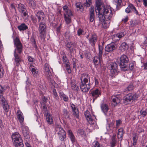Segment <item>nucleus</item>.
<instances>
[{
	"label": "nucleus",
	"mask_w": 147,
	"mask_h": 147,
	"mask_svg": "<svg viewBox=\"0 0 147 147\" xmlns=\"http://www.w3.org/2000/svg\"><path fill=\"white\" fill-rule=\"evenodd\" d=\"M31 19L32 21V22L34 24H35L37 20L36 18L33 16H31Z\"/></svg>",
	"instance_id": "obj_58"
},
{
	"label": "nucleus",
	"mask_w": 147,
	"mask_h": 147,
	"mask_svg": "<svg viewBox=\"0 0 147 147\" xmlns=\"http://www.w3.org/2000/svg\"><path fill=\"white\" fill-rule=\"evenodd\" d=\"M140 113L143 117L146 116L147 114L146 112L145 111H143L142 110L140 111Z\"/></svg>",
	"instance_id": "obj_59"
},
{
	"label": "nucleus",
	"mask_w": 147,
	"mask_h": 147,
	"mask_svg": "<svg viewBox=\"0 0 147 147\" xmlns=\"http://www.w3.org/2000/svg\"><path fill=\"white\" fill-rule=\"evenodd\" d=\"M97 36L96 34H93L91 35V37L89 39V43L92 46L95 45V43L97 42Z\"/></svg>",
	"instance_id": "obj_18"
},
{
	"label": "nucleus",
	"mask_w": 147,
	"mask_h": 147,
	"mask_svg": "<svg viewBox=\"0 0 147 147\" xmlns=\"http://www.w3.org/2000/svg\"><path fill=\"white\" fill-rule=\"evenodd\" d=\"M73 15L71 11L69 9L64 13V19L67 24H68L71 22V17Z\"/></svg>",
	"instance_id": "obj_13"
},
{
	"label": "nucleus",
	"mask_w": 147,
	"mask_h": 147,
	"mask_svg": "<svg viewBox=\"0 0 147 147\" xmlns=\"http://www.w3.org/2000/svg\"><path fill=\"white\" fill-rule=\"evenodd\" d=\"M90 77L88 74L84 73L81 74L80 87L81 91L85 92H88L90 88Z\"/></svg>",
	"instance_id": "obj_3"
},
{
	"label": "nucleus",
	"mask_w": 147,
	"mask_h": 147,
	"mask_svg": "<svg viewBox=\"0 0 147 147\" xmlns=\"http://www.w3.org/2000/svg\"><path fill=\"white\" fill-rule=\"evenodd\" d=\"M117 34L118 37L119 38V40H120V39L122 37H123L125 35V34L124 32L119 33Z\"/></svg>",
	"instance_id": "obj_53"
},
{
	"label": "nucleus",
	"mask_w": 147,
	"mask_h": 147,
	"mask_svg": "<svg viewBox=\"0 0 147 147\" xmlns=\"http://www.w3.org/2000/svg\"><path fill=\"white\" fill-rule=\"evenodd\" d=\"M111 100L113 103H114V106H116L117 105L120 103L121 100L119 96H112L111 97Z\"/></svg>",
	"instance_id": "obj_23"
},
{
	"label": "nucleus",
	"mask_w": 147,
	"mask_h": 147,
	"mask_svg": "<svg viewBox=\"0 0 147 147\" xmlns=\"http://www.w3.org/2000/svg\"><path fill=\"white\" fill-rule=\"evenodd\" d=\"M11 138L14 144L23 141L20 134L17 132H15L12 134Z\"/></svg>",
	"instance_id": "obj_8"
},
{
	"label": "nucleus",
	"mask_w": 147,
	"mask_h": 147,
	"mask_svg": "<svg viewBox=\"0 0 147 147\" xmlns=\"http://www.w3.org/2000/svg\"><path fill=\"white\" fill-rule=\"evenodd\" d=\"M32 74L34 77H37L38 76V72L37 69L35 67L32 68L31 70Z\"/></svg>",
	"instance_id": "obj_40"
},
{
	"label": "nucleus",
	"mask_w": 147,
	"mask_h": 147,
	"mask_svg": "<svg viewBox=\"0 0 147 147\" xmlns=\"http://www.w3.org/2000/svg\"><path fill=\"white\" fill-rule=\"evenodd\" d=\"M99 18L100 21V24L102 28L106 29L109 27L111 21L105 20L103 18Z\"/></svg>",
	"instance_id": "obj_12"
},
{
	"label": "nucleus",
	"mask_w": 147,
	"mask_h": 147,
	"mask_svg": "<svg viewBox=\"0 0 147 147\" xmlns=\"http://www.w3.org/2000/svg\"><path fill=\"white\" fill-rule=\"evenodd\" d=\"M65 67L66 68V70L67 71L68 73L70 74L71 72V70L70 68L69 64H66L65 65Z\"/></svg>",
	"instance_id": "obj_52"
},
{
	"label": "nucleus",
	"mask_w": 147,
	"mask_h": 147,
	"mask_svg": "<svg viewBox=\"0 0 147 147\" xmlns=\"http://www.w3.org/2000/svg\"><path fill=\"white\" fill-rule=\"evenodd\" d=\"M44 13L42 11H38L37 13L36 16L38 18V22H40L44 20Z\"/></svg>",
	"instance_id": "obj_27"
},
{
	"label": "nucleus",
	"mask_w": 147,
	"mask_h": 147,
	"mask_svg": "<svg viewBox=\"0 0 147 147\" xmlns=\"http://www.w3.org/2000/svg\"><path fill=\"white\" fill-rule=\"evenodd\" d=\"M92 0H86V2L84 4L85 7H89L92 4Z\"/></svg>",
	"instance_id": "obj_47"
},
{
	"label": "nucleus",
	"mask_w": 147,
	"mask_h": 147,
	"mask_svg": "<svg viewBox=\"0 0 147 147\" xmlns=\"http://www.w3.org/2000/svg\"><path fill=\"white\" fill-rule=\"evenodd\" d=\"M116 47L115 42H112L108 44L105 47V51L108 53H111L115 50Z\"/></svg>",
	"instance_id": "obj_16"
},
{
	"label": "nucleus",
	"mask_w": 147,
	"mask_h": 147,
	"mask_svg": "<svg viewBox=\"0 0 147 147\" xmlns=\"http://www.w3.org/2000/svg\"><path fill=\"white\" fill-rule=\"evenodd\" d=\"M5 102H7V101L3 96V94L0 95V103L2 104Z\"/></svg>",
	"instance_id": "obj_49"
},
{
	"label": "nucleus",
	"mask_w": 147,
	"mask_h": 147,
	"mask_svg": "<svg viewBox=\"0 0 147 147\" xmlns=\"http://www.w3.org/2000/svg\"><path fill=\"white\" fill-rule=\"evenodd\" d=\"M18 8L20 12L23 13L25 11H27L25 6L21 3L18 4Z\"/></svg>",
	"instance_id": "obj_32"
},
{
	"label": "nucleus",
	"mask_w": 147,
	"mask_h": 147,
	"mask_svg": "<svg viewBox=\"0 0 147 147\" xmlns=\"http://www.w3.org/2000/svg\"><path fill=\"white\" fill-rule=\"evenodd\" d=\"M65 131L61 126L58 124H56L55 127V133L56 134H59Z\"/></svg>",
	"instance_id": "obj_22"
},
{
	"label": "nucleus",
	"mask_w": 147,
	"mask_h": 147,
	"mask_svg": "<svg viewBox=\"0 0 147 147\" xmlns=\"http://www.w3.org/2000/svg\"><path fill=\"white\" fill-rule=\"evenodd\" d=\"M133 89L134 87L132 85H129L128 86L127 89H126V90L128 91H131Z\"/></svg>",
	"instance_id": "obj_57"
},
{
	"label": "nucleus",
	"mask_w": 147,
	"mask_h": 147,
	"mask_svg": "<svg viewBox=\"0 0 147 147\" xmlns=\"http://www.w3.org/2000/svg\"><path fill=\"white\" fill-rule=\"evenodd\" d=\"M63 10L65 11V12H67L69 10L68 7L66 5L63 6Z\"/></svg>",
	"instance_id": "obj_60"
},
{
	"label": "nucleus",
	"mask_w": 147,
	"mask_h": 147,
	"mask_svg": "<svg viewBox=\"0 0 147 147\" xmlns=\"http://www.w3.org/2000/svg\"><path fill=\"white\" fill-rule=\"evenodd\" d=\"M116 126L115 128L117 129L119 127L120 124L121 123V121L120 120H117L116 121Z\"/></svg>",
	"instance_id": "obj_54"
},
{
	"label": "nucleus",
	"mask_w": 147,
	"mask_h": 147,
	"mask_svg": "<svg viewBox=\"0 0 147 147\" xmlns=\"http://www.w3.org/2000/svg\"><path fill=\"white\" fill-rule=\"evenodd\" d=\"M4 127V125L3 124V122L2 120L0 119V132H2Z\"/></svg>",
	"instance_id": "obj_55"
},
{
	"label": "nucleus",
	"mask_w": 147,
	"mask_h": 147,
	"mask_svg": "<svg viewBox=\"0 0 147 147\" xmlns=\"http://www.w3.org/2000/svg\"><path fill=\"white\" fill-rule=\"evenodd\" d=\"M2 105L3 109L5 112H7L9 111V105L7 102H5L4 103L2 104Z\"/></svg>",
	"instance_id": "obj_42"
},
{
	"label": "nucleus",
	"mask_w": 147,
	"mask_h": 147,
	"mask_svg": "<svg viewBox=\"0 0 147 147\" xmlns=\"http://www.w3.org/2000/svg\"><path fill=\"white\" fill-rule=\"evenodd\" d=\"M101 107L102 111L103 112L105 115L107 116H109L110 115L111 113L109 114L107 113L109 110L108 105L106 104H102L101 105Z\"/></svg>",
	"instance_id": "obj_21"
},
{
	"label": "nucleus",
	"mask_w": 147,
	"mask_h": 147,
	"mask_svg": "<svg viewBox=\"0 0 147 147\" xmlns=\"http://www.w3.org/2000/svg\"><path fill=\"white\" fill-rule=\"evenodd\" d=\"M68 134L72 142H74L75 141V137L71 131L70 130H69L68 131Z\"/></svg>",
	"instance_id": "obj_38"
},
{
	"label": "nucleus",
	"mask_w": 147,
	"mask_h": 147,
	"mask_svg": "<svg viewBox=\"0 0 147 147\" xmlns=\"http://www.w3.org/2000/svg\"><path fill=\"white\" fill-rule=\"evenodd\" d=\"M53 93L54 95V98L56 100H57L59 99V97L57 93L56 90L55 89L53 90Z\"/></svg>",
	"instance_id": "obj_43"
},
{
	"label": "nucleus",
	"mask_w": 147,
	"mask_h": 147,
	"mask_svg": "<svg viewBox=\"0 0 147 147\" xmlns=\"http://www.w3.org/2000/svg\"><path fill=\"white\" fill-rule=\"evenodd\" d=\"M59 139L61 141L65 140L66 137V133L65 131L58 135Z\"/></svg>",
	"instance_id": "obj_33"
},
{
	"label": "nucleus",
	"mask_w": 147,
	"mask_h": 147,
	"mask_svg": "<svg viewBox=\"0 0 147 147\" xmlns=\"http://www.w3.org/2000/svg\"><path fill=\"white\" fill-rule=\"evenodd\" d=\"M71 107L72 109L73 114L76 117L78 118L79 115V111L75 105L73 104L71 105Z\"/></svg>",
	"instance_id": "obj_20"
},
{
	"label": "nucleus",
	"mask_w": 147,
	"mask_h": 147,
	"mask_svg": "<svg viewBox=\"0 0 147 147\" xmlns=\"http://www.w3.org/2000/svg\"><path fill=\"white\" fill-rule=\"evenodd\" d=\"M75 5L76 8L79 9H78V11L80 10L81 11H83V7L81 2H77L76 3Z\"/></svg>",
	"instance_id": "obj_37"
},
{
	"label": "nucleus",
	"mask_w": 147,
	"mask_h": 147,
	"mask_svg": "<svg viewBox=\"0 0 147 147\" xmlns=\"http://www.w3.org/2000/svg\"><path fill=\"white\" fill-rule=\"evenodd\" d=\"M133 144L134 145H135L136 144L137 142V140L136 139V136H134L133 138Z\"/></svg>",
	"instance_id": "obj_62"
},
{
	"label": "nucleus",
	"mask_w": 147,
	"mask_h": 147,
	"mask_svg": "<svg viewBox=\"0 0 147 147\" xmlns=\"http://www.w3.org/2000/svg\"><path fill=\"white\" fill-rule=\"evenodd\" d=\"M134 65L133 63H131L129 64V65H126L125 67L122 70L124 71H127L129 70H132L133 69Z\"/></svg>",
	"instance_id": "obj_36"
},
{
	"label": "nucleus",
	"mask_w": 147,
	"mask_h": 147,
	"mask_svg": "<svg viewBox=\"0 0 147 147\" xmlns=\"http://www.w3.org/2000/svg\"><path fill=\"white\" fill-rule=\"evenodd\" d=\"M90 22H92L94 20V9L93 7H91L90 8Z\"/></svg>",
	"instance_id": "obj_26"
},
{
	"label": "nucleus",
	"mask_w": 147,
	"mask_h": 147,
	"mask_svg": "<svg viewBox=\"0 0 147 147\" xmlns=\"http://www.w3.org/2000/svg\"><path fill=\"white\" fill-rule=\"evenodd\" d=\"M11 8V10H12L13 11H16V9L15 7V6L13 4H11V5L10 6Z\"/></svg>",
	"instance_id": "obj_64"
},
{
	"label": "nucleus",
	"mask_w": 147,
	"mask_h": 147,
	"mask_svg": "<svg viewBox=\"0 0 147 147\" xmlns=\"http://www.w3.org/2000/svg\"><path fill=\"white\" fill-rule=\"evenodd\" d=\"M125 11L127 13L133 12L137 15H139L138 12L136 8L131 4H129L128 7L125 9Z\"/></svg>",
	"instance_id": "obj_14"
},
{
	"label": "nucleus",
	"mask_w": 147,
	"mask_h": 147,
	"mask_svg": "<svg viewBox=\"0 0 147 147\" xmlns=\"http://www.w3.org/2000/svg\"><path fill=\"white\" fill-rule=\"evenodd\" d=\"M46 119L49 124H51L53 123V120L52 115L48 114L46 115Z\"/></svg>",
	"instance_id": "obj_28"
},
{
	"label": "nucleus",
	"mask_w": 147,
	"mask_h": 147,
	"mask_svg": "<svg viewBox=\"0 0 147 147\" xmlns=\"http://www.w3.org/2000/svg\"><path fill=\"white\" fill-rule=\"evenodd\" d=\"M106 128L108 131L110 133H113L115 127L114 122H112L111 123L107 124Z\"/></svg>",
	"instance_id": "obj_24"
},
{
	"label": "nucleus",
	"mask_w": 147,
	"mask_h": 147,
	"mask_svg": "<svg viewBox=\"0 0 147 147\" xmlns=\"http://www.w3.org/2000/svg\"><path fill=\"white\" fill-rule=\"evenodd\" d=\"M38 30L40 36L42 38H45L46 35V24L41 22L39 24Z\"/></svg>",
	"instance_id": "obj_6"
},
{
	"label": "nucleus",
	"mask_w": 147,
	"mask_h": 147,
	"mask_svg": "<svg viewBox=\"0 0 147 147\" xmlns=\"http://www.w3.org/2000/svg\"><path fill=\"white\" fill-rule=\"evenodd\" d=\"M99 49V53H98V56L100 57L101 58L102 57V50L103 48L101 46L99 45L98 46Z\"/></svg>",
	"instance_id": "obj_46"
},
{
	"label": "nucleus",
	"mask_w": 147,
	"mask_h": 147,
	"mask_svg": "<svg viewBox=\"0 0 147 147\" xmlns=\"http://www.w3.org/2000/svg\"><path fill=\"white\" fill-rule=\"evenodd\" d=\"M14 45L16 47L14 52L15 63L16 66H19L22 60L20 57L19 54L22 52L23 46L18 38L17 37L14 39Z\"/></svg>",
	"instance_id": "obj_2"
},
{
	"label": "nucleus",
	"mask_w": 147,
	"mask_h": 147,
	"mask_svg": "<svg viewBox=\"0 0 147 147\" xmlns=\"http://www.w3.org/2000/svg\"><path fill=\"white\" fill-rule=\"evenodd\" d=\"M84 115L86 120L90 124L92 125L94 123L95 121L94 119L96 118V117L94 115L91 116L90 112L88 111L87 110L85 112Z\"/></svg>",
	"instance_id": "obj_11"
},
{
	"label": "nucleus",
	"mask_w": 147,
	"mask_h": 147,
	"mask_svg": "<svg viewBox=\"0 0 147 147\" xmlns=\"http://www.w3.org/2000/svg\"><path fill=\"white\" fill-rule=\"evenodd\" d=\"M138 97V95L136 94H128L123 97V102L126 105L128 104L133 100L136 99Z\"/></svg>",
	"instance_id": "obj_5"
},
{
	"label": "nucleus",
	"mask_w": 147,
	"mask_h": 147,
	"mask_svg": "<svg viewBox=\"0 0 147 147\" xmlns=\"http://www.w3.org/2000/svg\"><path fill=\"white\" fill-rule=\"evenodd\" d=\"M120 59L119 65L120 68L122 69L126 66L129 60L127 56L124 55L121 57Z\"/></svg>",
	"instance_id": "obj_10"
},
{
	"label": "nucleus",
	"mask_w": 147,
	"mask_h": 147,
	"mask_svg": "<svg viewBox=\"0 0 147 147\" xmlns=\"http://www.w3.org/2000/svg\"><path fill=\"white\" fill-rule=\"evenodd\" d=\"M102 60V57H94L93 59L94 63L95 65H98L100 63Z\"/></svg>",
	"instance_id": "obj_31"
},
{
	"label": "nucleus",
	"mask_w": 147,
	"mask_h": 147,
	"mask_svg": "<svg viewBox=\"0 0 147 147\" xmlns=\"http://www.w3.org/2000/svg\"><path fill=\"white\" fill-rule=\"evenodd\" d=\"M63 61L64 64L66 65V64H69V61L65 56V55H64L62 57Z\"/></svg>",
	"instance_id": "obj_44"
},
{
	"label": "nucleus",
	"mask_w": 147,
	"mask_h": 147,
	"mask_svg": "<svg viewBox=\"0 0 147 147\" xmlns=\"http://www.w3.org/2000/svg\"><path fill=\"white\" fill-rule=\"evenodd\" d=\"M129 47L128 45L125 42L121 43L119 46V49L121 52H123L127 50Z\"/></svg>",
	"instance_id": "obj_25"
},
{
	"label": "nucleus",
	"mask_w": 147,
	"mask_h": 147,
	"mask_svg": "<svg viewBox=\"0 0 147 147\" xmlns=\"http://www.w3.org/2000/svg\"><path fill=\"white\" fill-rule=\"evenodd\" d=\"M138 22L136 20H132L130 21V25L132 27H134L138 25Z\"/></svg>",
	"instance_id": "obj_45"
},
{
	"label": "nucleus",
	"mask_w": 147,
	"mask_h": 147,
	"mask_svg": "<svg viewBox=\"0 0 147 147\" xmlns=\"http://www.w3.org/2000/svg\"><path fill=\"white\" fill-rule=\"evenodd\" d=\"M76 44L72 42H69L66 44V49L69 51L71 55L76 48Z\"/></svg>",
	"instance_id": "obj_17"
},
{
	"label": "nucleus",
	"mask_w": 147,
	"mask_h": 147,
	"mask_svg": "<svg viewBox=\"0 0 147 147\" xmlns=\"http://www.w3.org/2000/svg\"><path fill=\"white\" fill-rule=\"evenodd\" d=\"M49 67L50 66L48 63H46L44 65V69L45 70L44 74L45 76L49 80H51L52 77Z\"/></svg>",
	"instance_id": "obj_7"
},
{
	"label": "nucleus",
	"mask_w": 147,
	"mask_h": 147,
	"mask_svg": "<svg viewBox=\"0 0 147 147\" xmlns=\"http://www.w3.org/2000/svg\"><path fill=\"white\" fill-rule=\"evenodd\" d=\"M18 29L20 31L25 30L28 28V26L24 23H22L18 26Z\"/></svg>",
	"instance_id": "obj_34"
},
{
	"label": "nucleus",
	"mask_w": 147,
	"mask_h": 147,
	"mask_svg": "<svg viewBox=\"0 0 147 147\" xmlns=\"http://www.w3.org/2000/svg\"><path fill=\"white\" fill-rule=\"evenodd\" d=\"M108 68L111 70V73L114 75L117 72V64L115 62H110L109 64Z\"/></svg>",
	"instance_id": "obj_15"
},
{
	"label": "nucleus",
	"mask_w": 147,
	"mask_h": 147,
	"mask_svg": "<svg viewBox=\"0 0 147 147\" xmlns=\"http://www.w3.org/2000/svg\"><path fill=\"white\" fill-rule=\"evenodd\" d=\"M71 86L72 89L75 91H78L79 89L76 83L75 82H72Z\"/></svg>",
	"instance_id": "obj_35"
},
{
	"label": "nucleus",
	"mask_w": 147,
	"mask_h": 147,
	"mask_svg": "<svg viewBox=\"0 0 147 147\" xmlns=\"http://www.w3.org/2000/svg\"><path fill=\"white\" fill-rule=\"evenodd\" d=\"M83 32V30L81 29L80 28L79 29H78V31H77V33L78 34V36H80L81 35Z\"/></svg>",
	"instance_id": "obj_61"
},
{
	"label": "nucleus",
	"mask_w": 147,
	"mask_h": 147,
	"mask_svg": "<svg viewBox=\"0 0 147 147\" xmlns=\"http://www.w3.org/2000/svg\"><path fill=\"white\" fill-rule=\"evenodd\" d=\"M123 136V132L122 129H118V132L117 134V137L118 139L122 140V138Z\"/></svg>",
	"instance_id": "obj_41"
},
{
	"label": "nucleus",
	"mask_w": 147,
	"mask_h": 147,
	"mask_svg": "<svg viewBox=\"0 0 147 147\" xmlns=\"http://www.w3.org/2000/svg\"><path fill=\"white\" fill-rule=\"evenodd\" d=\"M94 147H100V144L97 141H94L92 143Z\"/></svg>",
	"instance_id": "obj_51"
},
{
	"label": "nucleus",
	"mask_w": 147,
	"mask_h": 147,
	"mask_svg": "<svg viewBox=\"0 0 147 147\" xmlns=\"http://www.w3.org/2000/svg\"><path fill=\"white\" fill-rule=\"evenodd\" d=\"M59 94L60 97L63 98L64 101L65 102H67L69 100L68 97L63 92H60Z\"/></svg>",
	"instance_id": "obj_30"
},
{
	"label": "nucleus",
	"mask_w": 147,
	"mask_h": 147,
	"mask_svg": "<svg viewBox=\"0 0 147 147\" xmlns=\"http://www.w3.org/2000/svg\"><path fill=\"white\" fill-rule=\"evenodd\" d=\"M77 132V134L78 136H80L82 138L85 137L86 136L85 132L83 129H78Z\"/></svg>",
	"instance_id": "obj_29"
},
{
	"label": "nucleus",
	"mask_w": 147,
	"mask_h": 147,
	"mask_svg": "<svg viewBox=\"0 0 147 147\" xmlns=\"http://www.w3.org/2000/svg\"><path fill=\"white\" fill-rule=\"evenodd\" d=\"M95 11L98 18H103L111 22L113 13L110 6L103 5L99 1H96Z\"/></svg>",
	"instance_id": "obj_1"
},
{
	"label": "nucleus",
	"mask_w": 147,
	"mask_h": 147,
	"mask_svg": "<svg viewBox=\"0 0 147 147\" xmlns=\"http://www.w3.org/2000/svg\"><path fill=\"white\" fill-rule=\"evenodd\" d=\"M14 144L15 145V147H24L23 141Z\"/></svg>",
	"instance_id": "obj_50"
},
{
	"label": "nucleus",
	"mask_w": 147,
	"mask_h": 147,
	"mask_svg": "<svg viewBox=\"0 0 147 147\" xmlns=\"http://www.w3.org/2000/svg\"><path fill=\"white\" fill-rule=\"evenodd\" d=\"M17 117L21 124V128L25 138L28 140L30 138L28 128L23 123L24 118L23 114L20 110H18L17 113Z\"/></svg>",
	"instance_id": "obj_4"
},
{
	"label": "nucleus",
	"mask_w": 147,
	"mask_h": 147,
	"mask_svg": "<svg viewBox=\"0 0 147 147\" xmlns=\"http://www.w3.org/2000/svg\"><path fill=\"white\" fill-rule=\"evenodd\" d=\"M3 87L0 85V95L3 94Z\"/></svg>",
	"instance_id": "obj_63"
},
{
	"label": "nucleus",
	"mask_w": 147,
	"mask_h": 147,
	"mask_svg": "<svg viewBox=\"0 0 147 147\" xmlns=\"http://www.w3.org/2000/svg\"><path fill=\"white\" fill-rule=\"evenodd\" d=\"M116 139V137L114 136L112 137L111 138V141L110 142V144L111 147H113L115 146Z\"/></svg>",
	"instance_id": "obj_39"
},
{
	"label": "nucleus",
	"mask_w": 147,
	"mask_h": 147,
	"mask_svg": "<svg viewBox=\"0 0 147 147\" xmlns=\"http://www.w3.org/2000/svg\"><path fill=\"white\" fill-rule=\"evenodd\" d=\"M111 37L112 40L115 42H116L119 40L117 34L113 35Z\"/></svg>",
	"instance_id": "obj_48"
},
{
	"label": "nucleus",
	"mask_w": 147,
	"mask_h": 147,
	"mask_svg": "<svg viewBox=\"0 0 147 147\" xmlns=\"http://www.w3.org/2000/svg\"><path fill=\"white\" fill-rule=\"evenodd\" d=\"M11 138L14 144L23 141L20 134L17 132H15L12 134Z\"/></svg>",
	"instance_id": "obj_9"
},
{
	"label": "nucleus",
	"mask_w": 147,
	"mask_h": 147,
	"mask_svg": "<svg viewBox=\"0 0 147 147\" xmlns=\"http://www.w3.org/2000/svg\"><path fill=\"white\" fill-rule=\"evenodd\" d=\"M30 41L33 45H36V42L35 41V39L34 37V36H32L30 39Z\"/></svg>",
	"instance_id": "obj_56"
},
{
	"label": "nucleus",
	"mask_w": 147,
	"mask_h": 147,
	"mask_svg": "<svg viewBox=\"0 0 147 147\" xmlns=\"http://www.w3.org/2000/svg\"><path fill=\"white\" fill-rule=\"evenodd\" d=\"M91 94L93 97V99L94 101L101 95V92L98 89H96L93 90L91 92Z\"/></svg>",
	"instance_id": "obj_19"
}]
</instances>
